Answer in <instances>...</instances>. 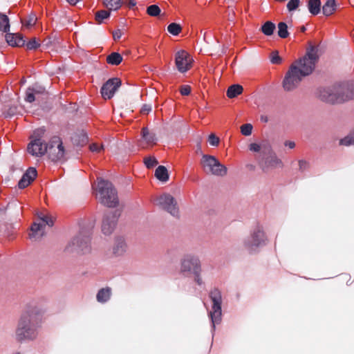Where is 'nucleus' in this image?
I'll use <instances>...</instances> for the list:
<instances>
[{"label":"nucleus","mask_w":354,"mask_h":354,"mask_svg":"<svg viewBox=\"0 0 354 354\" xmlns=\"http://www.w3.org/2000/svg\"><path fill=\"white\" fill-rule=\"evenodd\" d=\"M39 218L41 221H43L46 223V225H48L49 226H52L53 224V219L50 217L48 216H45V215H43V214H41L40 215H39Z\"/></svg>","instance_id":"09e8293b"},{"label":"nucleus","mask_w":354,"mask_h":354,"mask_svg":"<svg viewBox=\"0 0 354 354\" xmlns=\"http://www.w3.org/2000/svg\"><path fill=\"white\" fill-rule=\"evenodd\" d=\"M285 145L290 149H293L295 147V143L292 141H287L285 142Z\"/></svg>","instance_id":"5fc2aeb1"},{"label":"nucleus","mask_w":354,"mask_h":354,"mask_svg":"<svg viewBox=\"0 0 354 354\" xmlns=\"http://www.w3.org/2000/svg\"><path fill=\"white\" fill-rule=\"evenodd\" d=\"M73 244L76 246V250L82 253H86L91 250L90 243L88 239H76Z\"/></svg>","instance_id":"b1692460"},{"label":"nucleus","mask_w":354,"mask_h":354,"mask_svg":"<svg viewBox=\"0 0 354 354\" xmlns=\"http://www.w3.org/2000/svg\"><path fill=\"white\" fill-rule=\"evenodd\" d=\"M336 10V3L335 0H327L322 7L323 14L326 16L333 15Z\"/></svg>","instance_id":"bb28decb"},{"label":"nucleus","mask_w":354,"mask_h":354,"mask_svg":"<svg viewBox=\"0 0 354 354\" xmlns=\"http://www.w3.org/2000/svg\"><path fill=\"white\" fill-rule=\"evenodd\" d=\"M74 142L79 145H84L87 142L88 138L86 133L84 131L80 132L78 134H76L73 137Z\"/></svg>","instance_id":"f704fd0d"},{"label":"nucleus","mask_w":354,"mask_h":354,"mask_svg":"<svg viewBox=\"0 0 354 354\" xmlns=\"http://www.w3.org/2000/svg\"><path fill=\"white\" fill-rule=\"evenodd\" d=\"M243 91V86L239 84H234L230 86L227 91V96L229 98H234L242 93Z\"/></svg>","instance_id":"c85d7f7f"},{"label":"nucleus","mask_w":354,"mask_h":354,"mask_svg":"<svg viewBox=\"0 0 354 354\" xmlns=\"http://www.w3.org/2000/svg\"><path fill=\"white\" fill-rule=\"evenodd\" d=\"M339 145L348 147L354 145V134H350L339 140Z\"/></svg>","instance_id":"ea45409f"},{"label":"nucleus","mask_w":354,"mask_h":354,"mask_svg":"<svg viewBox=\"0 0 354 354\" xmlns=\"http://www.w3.org/2000/svg\"><path fill=\"white\" fill-rule=\"evenodd\" d=\"M274 29L275 25L269 21H266L261 27L262 32L267 36L272 35Z\"/></svg>","instance_id":"473e14b6"},{"label":"nucleus","mask_w":354,"mask_h":354,"mask_svg":"<svg viewBox=\"0 0 354 354\" xmlns=\"http://www.w3.org/2000/svg\"><path fill=\"white\" fill-rule=\"evenodd\" d=\"M270 61L272 64H278L281 63V59L279 56L277 51L272 52L270 54Z\"/></svg>","instance_id":"de8ad7c7"},{"label":"nucleus","mask_w":354,"mask_h":354,"mask_svg":"<svg viewBox=\"0 0 354 354\" xmlns=\"http://www.w3.org/2000/svg\"><path fill=\"white\" fill-rule=\"evenodd\" d=\"M322 98L328 103H342L354 100V84H351L336 91L334 93H324Z\"/></svg>","instance_id":"423d86ee"},{"label":"nucleus","mask_w":354,"mask_h":354,"mask_svg":"<svg viewBox=\"0 0 354 354\" xmlns=\"http://www.w3.org/2000/svg\"><path fill=\"white\" fill-rule=\"evenodd\" d=\"M142 138L140 140V146L143 148H149L156 144V138L147 128H143L141 132Z\"/></svg>","instance_id":"2eb2a0df"},{"label":"nucleus","mask_w":354,"mask_h":354,"mask_svg":"<svg viewBox=\"0 0 354 354\" xmlns=\"http://www.w3.org/2000/svg\"><path fill=\"white\" fill-rule=\"evenodd\" d=\"M122 61V55L118 53H111L106 57V62L111 65H118Z\"/></svg>","instance_id":"2f4dec72"},{"label":"nucleus","mask_w":354,"mask_h":354,"mask_svg":"<svg viewBox=\"0 0 354 354\" xmlns=\"http://www.w3.org/2000/svg\"><path fill=\"white\" fill-rule=\"evenodd\" d=\"M193 59L186 51L180 50L175 55V64L180 73H185L192 68Z\"/></svg>","instance_id":"9b49d317"},{"label":"nucleus","mask_w":354,"mask_h":354,"mask_svg":"<svg viewBox=\"0 0 354 354\" xmlns=\"http://www.w3.org/2000/svg\"><path fill=\"white\" fill-rule=\"evenodd\" d=\"M181 271L189 274H193L195 281L201 284L202 279L200 277L201 272V262L198 258L192 255H187L181 261Z\"/></svg>","instance_id":"0eeeda50"},{"label":"nucleus","mask_w":354,"mask_h":354,"mask_svg":"<svg viewBox=\"0 0 354 354\" xmlns=\"http://www.w3.org/2000/svg\"><path fill=\"white\" fill-rule=\"evenodd\" d=\"M289 33L288 31V26L286 23L280 22L278 24V35L281 38H286Z\"/></svg>","instance_id":"c9c22d12"},{"label":"nucleus","mask_w":354,"mask_h":354,"mask_svg":"<svg viewBox=\"0 0 354 354\" xmlns=\"http://www.w3.org/2000/svg\"><path fill=\"white\" fill-rule=\"evenodd\" d=\"M121 80L114 77L108 80L102 86L100 93L104 100H109L113 97L115 92L121 86Z\"/></svg>","instance_id":"f8f14e48"},{"label":"nucleus","mask_w":354,"mask_h":354,"mask_svg":"<svg viewBox=\"0 0 354 354\" xmlns=\"http://www.w3.org/2000/svg\"><path fill=\"white\" fill-rule=\"evenodd\" d=\"M252 131V125L251 124H245L241 127V132L243 135L250 136Z\"/></svg>","instance_id":"37998d69"},{"label":"nucleus","mask_w":354,"mask_h":354,"mask_svg":"<svg viewBox=\"0 0 354 354\" xmlns=\"http://www.w3.org/2000/svg\"><path fill=\"white\" fill-rule=\"evenodd\" d=\"M265 156H266L265 157V160L268 167L276 168L283 166L282 161L277 156L272 149L270 153L265 154Z\"/></svg>","instance_id":"412c9836"},{"label":"nucleus","mask_w":354,"mask_h":354,"mask_svg":"<svg viewBox=\"0 0 354 354\" xmlns=\"http://www.w3.org/2000/svg\"><path fill=\"white\" fill-rule=\"evenodd\" d=\"M300 5V0H290L287 4L288 11L295 10Z\"/></svg>","instance_id":"c03bdc74"},{"label":"nucleus","mask_w":354,"mask_h":354,"mask_svg":"<svg viewBox=\"0 0 354 354\" xmlns=\"http://www.w3.org/2000/svg\"><path fill=\"white\" fill-rule=\"evenodd\" d=\"M46 95L47 91L44 86L35 84L26 90L25 100L26 102L31 103L34 101H39Z\"/></svg>","instance_id":"4468645a"},{"label":"nucleus","mask_w":354,"mask_h":354,"mask_svg":"<svg viewBox=\"0 0 354 354\" xmlns=\"http://www.w3.org/2000/svg\"><path fill=\"white\" fill-rule=\"evenodd\" d=\"M39 310L36 307H28L21 315L15 331L16 339L19 342L33 340L38 335V317Z\"/></svg>","instance_id":"f257e3e1"},{"label":"nucleus","mask_w":354,"mask_h":354,"mask_svg":"<svg viewBox=\"0 0 354 354\" xmlns=\"http://www.w3.org/2000/svg\"><path fill=\"white\" fill-rule=\"evenodd\" d=\"M208 141L212 146H218L220 142V139L214 133H211L208 136Z\"/></svg>","instance_id":"49530a36"},{"label":"nucleus","mask_w":354,"mask_h":354,"mask_svg":"<svg viewBox=\"0 0 354 354\" xmlns=\"http://www.w3.org/2000/svg\"><path fill=\"white\" fill-rule=\"evenodd\" d=\"M102 3L109 10H117L122 5V0H102Z\"/></svg>","instance_id":"cd10ccee"},{"label":"nucleus","mask_w":354,"mask_h":354,"mask_svg":"<svg viewBox=\"0 0 354 354\" xmlns=\"http://www.w3.org/2000/svg\"><path fill=\"white\" fill-rule=\"evenodd\" d=\"M123 35L122 30L117 29L113 32V37L115 41H117L121 38Z\"/></svg>","instance_id":"3c124183"},{"label":"nucleus","mask_w":354,"mask_h":354,"mask_svg":"<svg viewBox=\"0 0 354 354\" xmlns=\"http://www.w3.org/2000/svg\"><path fill=\"white\" fill-rule=\"evenodd\" d=\"M167 30L173 35H178L182 30V27L176 23H171L167 27Z\"/></svg>","instance_id":"4c0bfd02"},{"label":"nucleus","mask_w":354,"mask_h":354,"mask_svg":"<svg viewBox=\"0 0 354 354\" xmlns=\"http://www.w3.org/2000/svg\"><path fill=\"white\" fill-rule=\"evenodd\" d=\"M117 219L115 216H106L102 223V231L105 235L111 234L115 228Z\"/></svg>","instance_id":"6ab92c4d"},{"label":"nucleus","mask_w":354,"mask_h":354,"mask_svg":"<svg viewBox=\"0 0 354 354\" xmlns=\"http://www.w3.org/2000/svg\"><path fill=\"white\" fill-rule=\"evenodd\" d=\"M151 111V106L149 104H144L142 106L140 112L142 114L147 115Z\"/></svg>","instance_id":"603ef678"},{"label":"nucleus","mask_w":354,"mask_h":354,"mask_svg":"<svg viewBox=\"0 0 354 354\" xmlns=\"http://www.w3.org/2000/svg\"><path fill=\"white\" fill-rule=\"evenodd\" d=\"M48 156L53 161L62 160L66 154V151L60 138H54L47 147Z\"/></svg>","instance_id":"9d476101"},{"label":"nucleus","mask_w":354,"mask_h":354,"mask_svg":"<svg viewBox=\"0 0 354 354\" xmlns=\"http://www.w3.org/2000/svg\"><path fill=\"white\" fill-rule=\"evenodd\" d=\"M37 171L35 168H29L23 175L19 182L18 186L20 189H24L31 184L37 176Z\"/></svg>","instance_id":"f3484780"},{"label":"nucleus","mask_w":354,"mask_h":354,"mask_svg":"<svg viewBox=\"0 0 354 354\" xmlns=\"http://www.w3.org/2000/svg\"><path fill=\"white\" fill-rule=\"evenodd\" d=\"M160 12V8L157 5H151L147 8V13L151 17H158Z\"/></svg>","instance_id":"58836bf2"},{"label":"nucleus","mask_w":354,"mask_h":354,"mask_svg":"<svg viewBox=\"0 0 354 354\" xmlns=\"http://www.w3.org/2000/svg\"><path fill=\"white\" fill-rule=\"evenodd\" d=\"M158 163L155 157L149 156L145 158V164L147 168H151Z\"/></svg>","instance_id":"79ce46f5"},{"label":"nucleus","mask_w":354,"mask_h":354,"mask_svg":"<svg viewBox=\"0 0 354 354\" xmlns=\"http://www.w3.org/2000/svg\"><path fill=\"white\" fill-rule=\"evenodd\" d=\"M264 241L265 234L263 232L258 230L251 235L250 239L248 240L247 245L250 249L253 250L254 248H257L264 243Z\"/></svg>","instance_id":"a211bd4d"},{"label":"nucleus","mask_w":354,"mask_h":354,"mask_svg":"<svg viewBox=\"0 0 354 354\" xmlns=\"http://www.w3.org/2000/svg\"><path fill=\"white\" fill-rule=\"evenodd\" d=\"M308 8L309 12L313 15H317L319 13L321 9V2L319 0H309L308 3Z\"/></svg>","instance_id":"7c9ffc66"},{"label":"nucleus","mask_w":354,"mask_h":354,"mask_svg":"<svg viewBox=\"0 0 354 354\" xmlns=\"http://www.w3.org/2000/svg\"><path fill=\"white\" fill-rule=\"evenodd\" d=\"M16 107L11 109L10 111L8 113V115H13L15 113Z\"/></svg>","instance_id":"4d7b16f0"},{"label":"nucleus","mask_w":354,"mask_h":354,"mask_svg":"<svg viewBox=\"0 0 354 354\" xmlns=\"http://www.w3.org/2000/svg\"><path fill=\"white\" fill-rule=\"evenodd\" d=\"M200 164L203 171L208 175L223 176L227 171V167L214 156L203 154Z\"/></svg>","instance_id":"20e7f679"},{"label":"nucleus","mask_w":354,"mask_h":354,"mask_svg":"<svg viewBox=\"0 0 354 354\" xmlns=\"http://www.w3.org/2000/svg\"><path fill=\"white\" fill-rule=\"evenodd\" d=\"M111 10H100L95 13V20L98 24H102L104 19H106L110 17Z\"/></svg>","instance_id":"72a5a7b5"},{"label":"nucleus","mask_w":354,"mask_h":354,"mask_svg":"<svg viewBox=\"0 0 354 354\" xmlns=\"http://www.w3.org/2000/svg\"><path fill=\"white\" fill-rule=\"evenodd\" d=\"M295 66H290L283 81V88L286 91H290L298 86L304 78Z\"/></svg>","instance_id":"1a4fd4ad"},{"label":"nucleus","mask_w":354,"mask_h":354,"mask_svg":"<svg viewBox=\"0 0 354 354\" xmlns=\"http://www.w3.org/2000/svg\"><path fill=\"white\" fill-rule=\"evenodd\" d=\"M37 21V17L33 13L30 14L27 17H24L22 20L23 27L26 28H30L36 24Z\"/></svg>","instance_id":"c756f323"},{"label":"nucleus","mask_w":354,"mask_h":354,"mask_svg":"<svg viewBox=\"0 0 354 354\" xmlns=\"http://www.w3.org/2000/svg\"><path fill=\"white\" fill-rule=\"evenodd\" d=\"M44 234V225L34 223L30 227V232L29 233L30 238L36 241L42 237Z\"/></svg>","instance_id":"5701e85b"},{"label":"nucleus","mask_w":354,"mask_h":354,"mask_svg":"<svg viewBox=\"0 0 354 354\" xmlns=\"http://www.w3.org/2000/svg\"><path fill=\"white\" fill-rule=\"evenodd\" d=\"M180 91L183 95H188L191 92V87L188 85H183L180 87Z\"/></svg>","instance_id":"8fccbe9b"},{"label":"nucleus","mask_w":354,"mask_h":354,"mask_svg":"<svg viewBox=\"0 0 354 354\" xmlns=\"http://www.w3.org/2000/svg\"><path fill=\"white\" fill-rule=\"evenodd\" d=\"M89 149L92 152L100 153L104 151V146L102 144L93 143L89 146Z\"/></svg>","instance_id":"a18cd8bd"},{"label":"nucleus","mask_w":354,"mask_h":354,"mask_svg":"<svg viewBox=\"0 0 354 354\" xmlns=\"http://www.w3.org/2000/svg\"><path fill=\"white\" fill-rule=\"evenodd\" d=\"M156 178L162 183H165L169 180V173L165 166H158L155 171Z\"/></svg>","instance_id":"393cba45"},{"label":"nucleus","mask_w":354,"mask_h":354,"mask_svg":"<svg viewBox=\"0 0 354 354\" xmlns=\"http://www.w3.org/2000/svg\"><path fill=\"white\" fill-rule=\"evenodd\" d=\"M136 4V2L134 1H133V0H129L128 1V6L130 8L135 6Z\"/></svg>","instance_id":"6e6d98bb"},{"label":"nucleus","mask_w":354,"mask_h":354,"mask_svg":"<svg viewBox=\"0 0 354 354\" xmlns=\"http://www.w3.org/2000/svg\"><path fill=\"white\" fill-rule=\"evenodd\" d=\"M156 205L166 210L171 215H178V207L174 197L169 194L164 193L156 198Z\"/></svg>","instance_id":"6e6552de"},{"label":"nucleus","mask_w":354,"mask_h":354,"mask_svg":"<svg viewBox=\"0 0 354 354\" xmlns=\"http://www.w3.org/2000/svg\"><path fill=\"white\" fill-rule=\"evenodd\" d=\"M111 295V290L110 288H102L97 293L96 298L97 301L104 303L110 299Z\"/></svg>","instance_id":"a878e982"},{"label":"nucleus","mask_w":354,"mask_h":354,"mask_svg":"<svg viewBox=\"0 0 354 354\" xmlns=\"http://www.w3.org/2000/svg\"><path fill=\"white\" fill-rule=\"evenodd\" d=\"M25 45L28 50H35L39 47L40 41L36 37H33L28 42H25Z\"/></svg>","instance_id":"a19ab883"},{"label":"nucleus","mask_w":354,"mask_h":354,"mask_svg":"<svg viewBox=\"0 0 354 354\" xmlns=\"http://www.w3.org/2000/svg\"><path fill=\"white\" fill-rule=\"evenodd\" d=\"M301 30L302 32H304V31L306 30L305 27H304V26L301 27Z\"/></svg>","instance_id":"13d9d810"},{"label":"nucleus","mask_w":354,"mask_h":354,"mask_svg":"<svg viewBox=\"0 0 354 354\" xmlns=\"http://www.w3.org/2000/svg\"><path fill=\"white\" fill-rule=\"evenodd\" d=\"M210 297L213 302L210 316L213 324L217 323L220 321L221 317V296L218 290H214L210 293Z\"/></svg>","instance_id":"ddd939ff"},{"label":"nucleus","mask_w":354,"mask_h":354,"mask_svg":"<svg viewBox=\"0 0 354 354\" xmlns=\"http://www.w3.org/2000/svg\"><path fill=\"white\" fill-rule=\"evenodd\" d=\"M299 166L301 169H305L308 167V164L306 161L301 160L299 161Z\"/></svg>","instance_id":"864d4df0"},{"label":"nucleus","mask_w":354,"mask_h":354,"mask_svg":"<svg viewBox=\"0 0 354 354\" xmlns=\"http://www.w3.org/2000/svg\"><path fill=\"white\" fill-rule=\"evenodd\" d=\"M318 57L317 50L312 48L303 58L295 61L290 66H295V70L298 71L297 73L304 77L310 75L315 70Z\"/></svg>","instance_id":"7ed1b4c3"},{"label":"nucleus","mask_w":354,"mask_h":354,"mask_svg":"<svg viewBox=\"0 0 354 354\" xmlns=\"http://www.w3.org/2000/svg\"><path fill=\"white\" fill-rule=\"evenodd\" d=\"M44 131L37 129L30 137V142L28 145L27 150L30 154L36 157H41L47 152V146L42 139Z\"/></svg>","instance_id":"39448f33"},{"label":"nucleus","mask_w":354,"mask_h":354,"mask_svg":"<svg viewBox=\"0 0 354 354\" xmlns=\"http://www.w3.org/2000/svg\"><path fill=\"white\" fill-rule=\"evenodd\" d=\"M127 250V245L124 239L121 237L115 239L111 248L112 254L114 257H120L124 254Z\"/></svg>","instance_id":"dca6fc26"},{"label":"nucleus","mask_w":354,"mask_h":354,"mask_svg":"<svg viewBox=\"0 0 354 354\" xmlns=\"http://www.w3.org/2000/svg\"><path fill=\"white\" fill-rule=\"evenodd\" d=\"M96 198L103 205L113 207L118 204L117 193L111 183L97 178Z\"/></svg>","instance_id":"f03ea898"},{"label":"nucleus","mask_w":354,"mask_h":354,"mask_svg":"<svg viewBox=\"0 0 354 354\" xmlns=\"http://www.w3.org/2000/svg\"><path fill=\"white\" fill-rule=\"evenodd\" d=\"M249 149L254 152L261 153L265 156L266 153L271 151V146L266 142H261V143H251L249 145Z\"/></svg>","instance_id":"4be33fe9"},{"label":"nucleus","mask_w":354,"mask_h":354,"mask_svg":"<svg viewBox=\"0 0 354 354\" xmlns=\"http://www.w3.org/2000/svg\"><path fill=\"white\" fill-rule=\"evenodd\" d=\"M9 20L6 15H0V30L7 32L9 30Z\"/></svg>","instance_id":"e433bc0d"},{"label":"nucleus","mask_w":354,"mask_h":354,"mask_svg":"<svg viewBox=\"0 0 354 354\" xmlns=\"http://www.w3.org/2000/svg\"><path fill=\"white\" fill-rule=\"evenodd\" d=\"M7 43L13 47L25 46V40L20 34L8 33L5 35Z\"/></svg>","instance_id":"aec40b11"}]
</instances>
